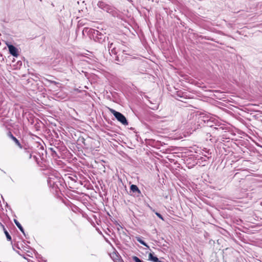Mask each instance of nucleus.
<instances>
[{"label": "nucleus", "instance_id": "nucleus-1", "mask_svg": "<svg viewBox=\"0 0 262 262\" xmlns=\"http://www.w3.org/2000/svg\"><path fill=\"white\" fill-rule=\"evenodd\" d=\"M84 32L88 33L90 37L93 38L95 41L100 43H103L108 40V37L106 35L105 33L103 34L98 30L92 28H84L82 31L83 33Z\"/></svg>", "mask_w": 262, "mask_h": 262}, {"label": "nucleus", "instance_id": "nucleus-2", "mask_svg": "<svg viewBox=\"0 0 262 262\" xmlns=\"http://www.w3.org/2000/svg\"><path fill=\"white\" fill-rule=\"evenodd\" d=\"M110 112L117 121L120 122L122 124L124 125H127L128 124V120L123 114L112 108L110 109Z\"/></svg>", "mask_w": 262, "mask_h": 262}, {"label": "nucleus", "instance_id": "nucleus-3", "mask_svg": "<svg viewBox=\"0 0 262 262\" xmlns=\"http://www.w3.org/2000/svg\"><path fill=\"white\" fill-rule=\"evenodd\" d=\"M51 146H55L56 148H57V150L60 155H61L62 153L64 152L67 150V147L63 142L60 140L52 141V143H51Z\"/></svg>", "mask_w": 262, "mask_h": 262}, {"label": "nucleus", "instance_id": "nucleus-4", "mask_svg": "<svg viewBox=\"0 0 262 262\" xmlns=\"http://www.w3.org/2000/svg\"><path fill=\"white\" fill-rule=\"evenodd\" d=\"M112 53L116 55L115 60L118 62V64H122L123 63L124 60L126 59L127 56L123 57V55H121V53L116 50V48L114 47L111 50Z\"/></svg>", "mask_w": 262, "mask_h": 262}, {"label": "nucleus", "instance_id": "nucleus-5", "mask_svg": "<svg viewBox=\"0 0 262 262\" xmlns=\"http://www.w3.org/2000/svg\"><path fill=\"white\" fill-rule=\"evenodd\" d=\"M129 194L134 197L142 196V194L138 187L135 184H131L130 186Z\"/></svg>", "mask_w": 262, "mask_h": 262}, {"label": "nucleus", "instance_id": "nucleus-6", "mask_svg": "<svg viewBox=\"0 0 262 262\" xmlns=\"http://www.w3.org/2000/svg\"><path fill=\"white\" fill-rule=\"evenodd\" d=\"M97 6L99 8L107 12V13L113 14L114 12L113 8L110 5L105 4L104 2L102 1H99Z\"/></svg>", "mask_w": 262, "mask_h": 262}, {"label": "nucleus", "instance_id": "nucleus-7", "mask_svg": "<svg viewBox=\"0 0 262 262\" xmlns=\"http://www.w3.org/2000/svg\"><path fill=\"white\" fill-rule=\"evenodd\" d=\"M6 45L8 48L9 53L13 56L17 57L19 55L18 49L10 43H6Z\"/></svg>", "mask_w": 262, "mask_h": 262}, {"label": "nucleus", "instance_id": "nucleus-8", "mask_svg": "<svg viewBox=\"0 0 262 262\" xmlns=\"http://www.w3.org/2000/svg\"><path fill=\"white\" fill-rule=\"evenodd\" d=\"M209 120V117L206 116H200L198 117V122L199 123V125L202 127L205 126V124Z\"/></svg>", "mask_w": 262, "mask_h": 262}, {"label": "nucleus", "instance_id": "nucleus-9", "mask_svg": "<svg viewBox=\"0 0 262 262\" xmlns=\"http://www.w3.org/2000/svg\"><path fill=\"white\" fill-rule=\"evenodd\" d=\"M118 52L121 53V55H123V57L127 55L132 56V51L128 48L119 49Z\"/></svg>", "mask_w": 262, "mask_h": 262}, {"label": "nucleus", "instance_id": "nucleus-10", "mask_svg": "<svg viewBox=\"0 0 262 262\" xmlns=\"http://www.w3.org/2000/svg\"><path fill=\"white\" fill-rule=\"evenodd\" d=\"M193 165H195L196 164H198V162H199L200 160L203 161H205V157H203L202 156H199L198 155H194L193 157Z\"/></svg>", "mask_w": 262, "mask_h": 262}, {"label": "nucleus", "instance_id": "nucleus-11", "mask_svg": "<svg viewBox=\"0 0 262 262\" xmlns=\"http://www.w3.org/2000/svg\"><path fill=\"white\" fill-rule=\"evenodd\" d=\"M148 260L152 262H164L160 260L159 258L155 255L154 252H150L148 254Z\"/></svg>", "mask_w": 262, "mask_h": 262}, {"label": "nucleus", "instance_id": "nucleus-12", "mask_svg": "<svg viewBox=\"0 0 262 262\" xmlns=\"http://www.w3.org/2000/svg\"><path fill=\"white\" fill-rule=\"evenodd\" d=\"M14 222L16 225V226L18 227V228L20 230V231L23 233V234L24 235V236L27 238L26 233L25 232V230L21 225L19 223V222L16 220L14 219Z\"/></svg>", "mask_w": 262, "mask_h": 262}, {"label": "nucleus", "instance_id": "nucleus-13", "mask_svg": "<svg viewBox=\"0 0 262 262\" xmlns=\"http://www.w3.org/2000/svg\"><path fill=\"white\" fill-rule=\"evenodd\" d=\"M49 150L51 151V156L54 158H59L60 157V154H59L57 150H55L54 148H52L51 147L49 148Z\"/></svg>", "mask_w": 262, "mask_h": 262}, {"label": "nucleus", "instance_id": "nucleus-14", "mask_svg": "<svg viewBox=\"0 0 262 262\" xmlns=\"http://www.w3.org/2000/svg\"><path fill=\"white\" fill-rule=\"evenodd\" d=\"M10 137L12 139V140L15 142V143L20 148H22L23 147L19 142V141L15 137H14L11 133H10Z\"/></svg>", "mask_w": 262, "mask_h": 262}, {"label": "nucleus", "instance_id": "nucleus-15", "mask_svg": "<svg viewBox=\"0 0 262 262\" xmlns=\"http://www.w3.org/2000/svg\"><path fill=\"white\" fill-rule=\"evenodd\" d=\"M112 257L115 262H121L122 261L121 256L116 253H113V256Z\"/></svg>", "mask_w": 262, "mask_h": 262}, {"label": "nucleus", "instance_id": "nucleus-16", "mask_svg": "<svg viewBox=\"0 0 262 262\" xmlns=\"http://www.w3.org/2000/svg\"><path fill=\"white\" fill-rule=\"evenodd\" d=\"M136 238L137 241L141 244L147 247V248H149V247L148 245V244L142 239L141 237L137 236Z\"/></svg>", "mask_w": 262, "mask_h": 262}, {"label": "nucleus", "instance_id": "nucleus-17", "mask_svg": "<svg viewBox=\"0 0 262 262\" xmlns=\"http://www.w3.org/2000/svg\"><path fill=\"white\" fill-rule=\"evenodd\" d=\"M4 232L6 236L7 241H12L11 236L10 235V234L9 233V232H8V231L6 230V228H4Z\"/></svg>", "mask_w": 262, "mask_h": 262}, {"label": "nucleus", "instance_id": "nucleus-18", "mask_svg": "<svg viewBox=\"0 0 262 262\" xmlns=\"http://www.w3.org/2000/svg\"><path fill=\"white\" fill-rule=\"evenodd\" d=\"M198 37L199 38L204 39L208 40L214 41V39L213 38H211V37H208V36H203V35H199L198 36Z\"/></svg>", "mask_w": 262, "mask_h": 262}, {"label": "nucleus", "instance_id": "nucleus-19", "mask_svg": "<svg viewBox=\"0 0 262 262\" xmlns=\"http://www.w3.org/2000/svg\"><path fill=\"white\" fill-rule=\"evenodd\" d=\"M22 66V61L20 60H18L16 64H14L13 66L15 67V69H20Z\"/></svg>", "mask_w": 262, "mask_h": 262}, {"label": "nucleus", "instance_id": "nucleus-20", "mask_svg": "<svg viewBox=\"0 0 262 262\" xmlns=\"http://www.w3.org/2000/svg\"><path fill=\"white\" fill-rule=\"evenodd\" d=\"M213 121L212 120H211L210 119H209V120L208 121H207V122L205 124V126H209V127H212L213 126Z\"/></svg>", "mask_w": 262, "mask_h": 262}, {"label": "nucleus", "instance_id": "nucleus-21", "mask_svg": "<svg viewBox=\"0 0 262 262\" xmlns=\"http://www.w3.org/2000/svg\"><path fill=\"white\" fill-rule=\"evenodd\" d=\"M132 259L135 262H143V260L140 259L139 257L136 256H132Z\"/></svg>", "mask_w": 262, "mask_h": 262}, {"label": "nucleus", "instance_id": "nucleus-22", "mask_svg": "<svg viewBox=\"0 0 262 262\" xmlns=\"http://www.w3.org/2000/svg\"><path fill=\"white\" fill-rule=\"evenodd\" d=\"M78 141L82 143L84 146L86 145V144L85 143V139L84 138H79L78 140Z\"/></svg>", "mask_w": 262, "mask_h": 262}, {"label": "nucleus", "instance_id": "nucleus-23", "mask_svg": "<svg viewBox=\"0 0 262 262\" xmlns=\"http://www.w3.org/2000/svg\"><path fill=\"white\" fill-rule=\"evenodd\" d=\"M155 214L159 219H160L162 221H164L163 216L160 213L158 212H155Z\"/></svg>", "mask_w": 262, "mask_h": 262}, {"label": "nucleus", "instance_id": "nucleus-24", "mask_svg": "<svg viewBox=\"0 0 262 262\" xmlns=\"http://www.w3.org/2000/svg\"><path fill=\"white\" fill-rule=\"evenodd\" d=\"M36 144H37V147L39 148L40 149L43 150V145L39 142H37Z\"/></svg>", "mask_w": 262, "mask_h": 262}, {"label": "nucleus", "instance_id": "nucleus-25", "mask_svg": "<svg viewBox=\"0 0 262 262\" xmlns=\"http://www.w3.org/2000/svg\"><path fill=\"white\" fill-rule=\"evenodd\" d=\"M113 45V42H110V41L108 42V48L109 49V50H110V49L111 48H112Z\"/></svg>", "mask_w": 262, "mask_h": 262}, {"label": "nucleus", "instance_id": "nucleus-26", "mask_svg": "<svg viewBox=\"0 0 262 262\" xmlns=\"http://www.w3.org/2000/svg\"><path fill=\"white\" fill-rule=\"evenodd\" d=\"M147 206L149 208V209L152 211V212H155V210L152 208L151 207L149 204H147Z\"/></svg>", "mask_w": 262, "mask_h": 262}, {"label": "nucleus", "instance_id": "nucleus-27", "mask_svg": "<svg viewBox=\"0 0 262 262\" xmlns=\"http://www.w3.org/2000/svg\"><path fill=\"white\" fill-rule=\"evenodd\" d=\"M14 247L18 249H20L18 244H14V246H13V249L14 250H15Z\"/></svg>", "mask_w": 262, "mask_h": 262}, {"label": "nucleus", "instance_id": "nucleus-28", "mask_svg": "<svg viewBox=\"0 0 262 262\" xmlns=\"http://www.w3.org/2000/svg\"><path fill=\"white\" fill-rule=\"evenodd\" d=\"M50 82L51 83H53V84H55V85H56V84H58V82H56L55 81H50Z\"/></svg>", "mask_w": 262, "mask_h": 262}, {"label": "nucleus", "instance_id": "nucleus-29", "mask_svg": "<svg viewBox=\"0 0 262 262\" xmlns=\"http://www.w3.org/2000/svg\"><path fill=\"white\" fill-rule=\"evenodd\" d=\"M25 152L27 153V154H30V151L28 150L26 148H25Z\"/></svg>", "mask_w": 262, "mask_h": 262}, {"label": "nucleus", "instance_id": "nucleus-30", "mask_svg": "<svg viewBox=\"0 0 262 262\" xmlns=\"http://www.w3.org/2000/svg\"><path fill=\"white\" fill-rule=\"evenodd\" d=\"M33 158L35 160L37 161L38 158L36 156H33Z\"/></svg>", "mask_w": 262, "mask_h": 262}, {"label": "nucleus", "instance_id": "nucleus-31", "mask_svg": "<svg viewBox=\"0 0 262 262\" xmlns=\"http://www.w3.org/2000/svg\"><path fill=\"white\" fill-rule=\"evenodd\" d=\"M51 148H54V149H55V150H56L58 151V150H57V148H56V147H55V146H52ZM57 152H58V151H57ZM58 153L59 154V152H58Z\"/></svg>", "mask_w": 262, "mask_h": 262}, {"label": "nucleus", "instance_id": "nucleus-32", "mask_svg": "<svg viewBox=\"0 0 262 262\" xmlns=\"http://www.w3.org/2000/svg\"><path fill=\"white\" fill-rule=\"evenodd\" d=\"M0 224H1V227L3 228V230H4V228H5V226L2 223H0Z\"/></svg>", "mask_w": 262, "mask_h": 262}, {"label": "nucleus", "instance_id": "nucleus-33", "mask_svg": "<svg viewBox=\"0 0 262 262\" xmlns=\"http://www.w3.org/2000/svg\"><path fill=\"white\" fill-rule=\"evenodd\" d=\"M178 96L179 97H183V96L180 94V93L179 92H178Z\"/></svg>", "mask_w": 262, "mask_h": 262}, {"label": "nucleus", "instance_id": "nucleus-34", "mask_svg": "<svg viewBox=\"0 0 262 262\" xmlns=\"http://www.w3.org/2000/svg\"><path fill=\"white\" fill-rule=\"evenodd\" d=\"M32 155L31 153H30V154H29V158L30 159H31V158H32Z\"/></svg>", "mask_w": 262, "mask_h": 262}, {"label": "nucleus", "instance_id": "nucleus-35", "mask_svg": "<svg viewBox=\"0 0 262 262\" xmlns=\"http://www.w3.org/2000/svg\"><path fill=\"white\" fill-rule=\"evenodd\" d=\"M51 6L54 7L55 6H54V4H53V3H51Z\"/></svg>", "mask_w": 262, "mask_h": 262}, {"label": "nucleus", "instance_id": "nucleus-36", "mask_svg": "<svg viewBox=\"0 0 262 262\" xmlns=\"http://www.w3.org/2000/svg\"><path fill=\"white\" fill-rule=\"evenodd\" d=\"M15 61V59L13 58V60H12V62H14Z\"/></svg>", "mask_w": 262, "mask_h": 262}, {"label": "nucleus", "instance_id": "nucleus-37", "mask_svg": "<svg viewBox=\"0 0 262 262\" xmlns=\"http://www.w3.org/2000/svg\"><path fill=\"white\" fill-rule=\"evenodd\" d=\"M18 254H19L20 255H21V254H20L19 252L18 251H16Z\"/></svg>", "mask_w": 262, "mask_h": 262}, {"label": "nucleus", "instance_id": "nucleus-38", "mask_svg": "<svg viewBox=\"0 0 262 262\" xmlns=\"http://www.w3.org/2000/svg\"><path fill=\"white\" fill-rule=\"evenodd\" d=\"M130 129L131 130H134V128H133V127H131Z\"/></svg>", "mask_w": 262, "mask_h": 262}, {"label": "nucleus", "instance_id": "nucleus-39", "mask_svg": "<svg viewBox=\"0 0 262 262\" xmlns=\"http://www.w3.org/2000/svg\"><path fill=\"white\" fill-rule=\"evenodd\" d=\"M213 128L215 129H217V128L216 127H213Z\"/></svg>", "mask_w": 262, "mask_h": 262}, {"label": "nucleus", "instance_id": "nucleus-40", "mask_svg": "<svg viewBox=\"0 0 262 262\" xmlns=\"http://www.w3.org/2000/svg\"><path fill=\"white\" fill-rule=\"evenodd\" d=\"M260 205L262 206V202L260 203Z\"/></svg>", "mask_w": 262, "mask_h": 262}, {"label": "nucleus", "instance_id": "nucleus-41", "mask_svg": "<svg viewBox=\"0 0 262 262\" xmlns=\"http://www.w3.org/2000/svg\"><path fill=\"white\" fill-rule=\"evenodd\" d=\"M0 262H2V261H0Z\"/></svg>", "mask_w": 262, "mask_h": 262}]
</instances>
